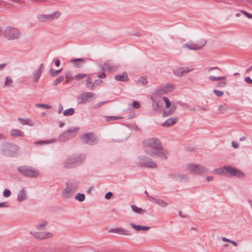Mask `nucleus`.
Returning <instances> with one entry per match:
<instances>
[{"label":"nucleus","instance_id":"obj_25","mask_svg":"<svg viewBox=\"0 0 252 252\" xmlns=\"http://www.w3.org/2000/svg\"><path fill=\"white\" fill-rule=\"evenodd\" d=\"M26 193L25 190L21 189L19 191L18 194V199L19 201H22L26 199Z\"/></svg>","mask_w":252,"mask_h":252},{"label":"nucleus","instance_id":"obj_30","mask_svg":"<svg viewBox=\"0 0 252 252\" xmlns=\"http://www.w3.org/2000/svg\"><path fill=\"white\" fill-rule=\"evenodd\" d=\"M152 199H153V200L155 201L156 203L158 204V205L162 207H165L167 205V203L162 200L157 199L155 198H152Z\"/></svg>","mask_w":252,"mask_h":252},{"label":"nucleus","instance_id":"obj_11","mask_svg":"<svg viewBox=\"0 0 252 252\" xmlns=\"http://www.w3.org/2000/svg\"><path fill=\"white\" fill-rule=\"evenodd\" d=\"M210 81H219L220 80L218 83L216 84V86L219 88H223L227 85V82L225 80L226 76H215L213 75H210L208 77Z\"/></svg>","mask_w":252,"mask_h":252},{"label":"nucleus","instance_id":"obj_33","mask_svg":"<svg viewBox=\"0 0 252 252\" xmlns=\"http://www.w3.org/2000/svg\"><path fill=\"white\" fill-rule=\"evenodd\" d=\"M227 107L225 105H222L219 106L218 111L220 114L225 113L227 110Z\"/></svg>","mask_w":252,"mask_h":252},{"label":"nucleus","instance_id":"obj_63","mask_svg":"<svg viewBox=\"0 0 252 252\" xmlns=\"http://www.w3.org/2000/svg\"><path fill=\"white\" fill-rule=\"evenodd\" d=\"M251 69H252V65L250 68H249L248 69L247 71H251Z\"/></svg>","mask_w":252,"mask_h":252},{"label":"nucleus","instance_id":"obj_34","mask_svg":"<svg viewBox=\"0 0 252 252\" xmlns=\"http://www.w3.org/2000/svg\"><path fill=\"white\" fill-rule=\"evenodd\" d=\"M65 165L67 167H72L74 166V159H68L65 161Z\"/></svg>","mask_w":252,"mask_h":252},{"label":"nucleus","instance_id":"obj_39","mask_svg":"<svg viewBox=\"0 0 252 252\" xmlns=\"http://www.w3.org/2000/svg\"><path fill=\"white\" fill-rule=\"evenodd\" d=\"M64 80V77L63 76H61L56 79L53 82L54 85H57L59 83H61Z\"/></svg>","mask_w":252,"mask_h":252},{"label":"nucleus","instance_id":"obj_26","mask_svg":"<svg viewBox=\"0 0 252 252\" xmlns=\"http://www.w3.org/2000/svg\"><path fill=\"white\" fill-rule=\"evenodd\" d=\"M71 62L76 66L79 67L80 64H83L85 63V61L83 59H77L71 60Z\"/></svg>","mask_w":252,"mask_h":252},{"label":"nucleus","instance_id":"obj_37","mask_svg":"<svg viewBox=\"0 0 252 252\" xmlns=\"http://www.w3.org/2000/svg\"><path fill=\"white\" fill-rule=\"evenodd\" d=\"M221 240L223 242H228L231 244H232L234 246L236 247L237 246V243L236 242L230 240L226 237H222L221 238Z\"/></svg>","mask_w":252,"mask_h":252},{"label":"nucleus","instance_id":"obj_5","mask_svg":"<svg viewBox=\"0 0 252 252\" xmlns=\"http://www.w3.org/2000/svg\"><path fill=\"white\" fill-rule=\"evenodd\" d=\"M76 189V185L72 182H68L66 184V187L64 189L63 192V196L66 198H68L71 196Z\"/></svg>","mask_w":252,"mask_h":252},{"label":"nucleus","instance_id":"obj_22","mask_svg":"<svg viewBox=\"0 0 252 252\" xmlns=\"http://www.w3.org/2000/svg\"><path fill=\"white\" fill-rule=\"evenodd\" d=\"M130 226L131 227H132L133 229L137 231H140V230H148L149 229L150 227L148 226H143L139 225H136L133 223H130Z\"/></svg>","mask_w":252,"mask_h":252},{"label":"nucleus","instance_id":"obj_29","mask_svg":"<svg viewBox=\"0 0 252 252\" xmlns=\"http://www.w3.org/2000/svg\"><path fill=\"white\" fill-rule=\"evenodd\" d=\"M74 76L72 75V74L70 71H67L65 73V82L66 83H69L74 80Z\"/></svg>","mask_w":252,"mask_h":252},{"label":"nucleus","instance_id":"obj_47","mask_svg":"<svg viewBox=\"0 0 252 252\" xmlns=\"http://www.w3.org/2000/svg\"><path fill=\"white\" fill-rule=\"evenodd\" d=\"M55 141L54 140H47L45 141H41L38 142V144H50Z\"/></svg>","mask_w":252,"mask_h":252},{"label":"nucleus","instance_id":"obj_15","mask_svg":"<svg viewBox=\"0 0 252 252\" xmlns=\"http://www.w3.org/2000/svg\"><path fill=\"white\" fill-rule=\"evenodd\" d=\"M192 69L189 67H180L175 69L174 70V73L175 75L180 77L186 75Z\"/></svg>","mask_w":252,"mask_h":252},{"label":"nucleus","instance_id":"obj_23","mask_svg":"<svg viewBox=\"0 0 252 252\" xmlns=\"http://www.w3.org/2000/svg\"><path fill=\"white\" fill-rule=\"evenodd\" d=\"M11 135L12 136H24V134L23 131L19 129H13L11 131Z\"/></svg>","mask_w":252,"mask_h":252},{"label":"nucleus","instance_id":"obj_31","mask_svg":"<svg viewBox=\"0 0 252 252\" xmlns=\"http://www.w3.org/2000/svg\"><path fill=\"white\" fill-rule=\"evenodd\" d=\"M86 77H87V74L85 73H79L78 74L74 76L73 78L74 80L79 81L81 79H84Z\"/></svg>","mask_w":252,"mask_h":252},{"label":"nucleus","instance_id":"obj_51","mask_svg":"<svg viewBox=\"0 0 252 252\" xmlns=\"http://www.w3.org/2000/svg\"><path fill=\"white\" fill-rule=\"evenodd\" d=\"M132 106L135 108H139L140 106V103L138 101H134Z\"/></svg>","mask_w":252,"mask_h":252},{"label":"nucleus","instance_id":"obj_61","mask_svg":"<svg viewBox=\"0 0 252 252\" xmlns=\"http://www.w3.org/2000/svg\"><path fill=\"white\" fill-rule=\"evenodd\" d=\"M10 149L11 150H17V147L15 146V145H12V146H10Z\"/></svg>","mask_w":252,"mask_h":252},{"label":"nucleus","instance_id":"obj_44","mask_svg":"<svg viewBox=\"0 0 252 252\" xmlns=\"http://www.w3.org/2000/svg\"><path fill=\"white\" fill-rule=\"evenodd\" d=\"M11 192L9 189H5L3 192V195L5 197H8L11 195Z\"/></svg>","mask_w":252,"mask_h":252},{"label":"nucleus","instance_id":"obj_41","mask_svg":"<svg viewBox=\"0 0 252 252\" xmlns=\"http://www.w3.org/2000/svg\"><path fill=\"white\" fill-rule=\"evenodd\" d=\"M213 92L217 96H221L223 95L224 94L223 92L217 90H214Z\"/></svg>","mask_w":252,"mask_h":252},{"label":"nucleus","instance_id":"obj_55","mask_svg":"<svg viewBox=\"0 0 252 252\" xmlns=\"http://www.w3.org/2000/svg\"><path fill=\"white\" fill-rule=\"evenodd\" d=\"M245 81L248 84H252V79L249 77H247L245 78Z\"/></svg>","mask_w":252,"mask_h":252},{"label":"nucleus","instance_id":"obj_1","mask_svg":"<svg viewBox=\"0 0 252 252\" xmlns=\"http://www.w3.org/2000/svg\"><path fill=\"white\" fill-rule=\"evenodd\" d=\"M144 153L146 155L139 157L137 162L150 168H156L157 164L149 157L158 158H167L168 154L163 149L162 144L157 138H151L145 139L143 142Z\"/></svg>","mask_w":252,"mask_h":252},{"label":"nucleus","instance_id":"obj_9","mask_svg":"<svg viewBox=\"0 0 252 252\" xmlns=\"http://www.w3.org/2000/svg\"><path fill=\"white\" fill-rule=\"evenodd\" d=\"M94 94L90 92L84 93L81 94L77 98L78 103L85 104L90 102L94 96Z\"/></svg>","mask_w":252,"mask_h":252},{"label":"nucleus","instance_id":"obj_8","mask_svg":"<svg viewBox=\"0 0 252 252\" xmlns=\"http://www.w3.org/2000/svg\"><path fill=\"white\" fill-rule=\"evenodd\" d=\"M30 234L38 239H44L50 238L53 236V234L49 231H31Z\"/></svg>","mask_w":252,"mask_h":252},{"label":"nucleus","instance_id":"obj_24","mask_svg":"<svg viewBox=\"0 0 252 252\" xmlns=\"http://www.w3.org/2000/svg\"><path fill=\"white\" fill-rule=\"evenodd\" d=\"M13 80L10 77H6L4 79V87H11L12 86Z\"/></svg>","mask_w":252,"mask_h":252},{"label":"nucleus","instance_id":"obj_3","mask_svg":"<svg viewBox=\"0 0 252 252\" xmlns=\"http://www.w3.org/2000/svg\"><path fill=\"white\" fill-rule=\"evenodd\" d=\"M18 170L27 177H35L39 175V172L37 169L27 166H21L18 168Z\"/></svg>","mask_w":252,"mask_h":252},{"label":"nucleus","instance_id":"obj_42","mask_svg":"<svg viewBox=\"0 0 252 252\" xmlns=\"http://www.w3.org/2000/svg\"><path fill=\"white\" fill-rule=\"evenodd\" d=\"M163 99L165 103L166 107L167 108H169L171 106V103H170V102L169 100L168 99V98L166 97H163Z\"/></svg>","mask_w":252,"mask_h":252},{"label":"nucleus","instance_id":"obj_40","mask_svg":"<svg viewBox=\"0 0 252 252\" xmlns=\"http://www.w3.org/2000/svg\"><path fill=\"white\" fill-rule=\"evenodd\" d=\"M62 70V69H60L56 71H54L53 69H51L50 70V73L52 76H55L60 74Z\"/></svg>","mask_w":252,"mask_h":252},{"label":"nucleus","instance_id":"obj_60","mask_svg":"<svg viewBox=\"0 0 252 252\" xmlns=\"http://www.w3.org/2000/svg\"><path fill=\"white\" fill-rule=\"evenodd\" d=\"M5 66V63L0 64V70H2Z\"/></svg>","mask_w":252,"mask_h":252},{"label":"nucleus","instance_id":"obj_16","mask_svg":"<svg viewBox=\"0 0 252 252\" xmlns=\"http://www.w3.org/2000/svg\"><path fill=\"white\" fill-rule=\"evenodd\" d=\"M78 130L77 128H71L64 132L61 136H64L67 138L73 137L77 133Z\"/></svg>","mask_w":252,"mask_h":252},{"label":"nucleus","instance_id":"obj_46","mask_svg":"<svg viewBox=\"0 0 252 252\" xmlns=\"http://www.w3.org/2000/svg\"><path fill=\"white\" fill-rule=\"evenodd\" d=\"M121 118V117H114V116L108 117L106 118V121H114V120L120 119Z\"/></svg>","mask_w":252,"mask_h":252},{"label":"nucleus","instance_id":"obj_4","mask_svg":"<svg viewBox=\"0 0 252 252\" xmlns=\"http://www.w3.org/2000/svg\"><path fill=\"white\" fill-rule=\"evenodd\" d=\"M4 37L8 40H14L20 37V33L18 30L12 27H7L4 32Z\"/></svg>","mask_w":252,"mask_h":252},{"label":"nucleus","instance_id":"obj_27","mask_svg":"<svg viewBox=\"0 0 252 252\" xmlns=\"http://www.w3.org/2000/svg\"><path fill=\"white\" fill-rule=\"evenodd\" d=\"M175 109L176 107L174 105L172 106L170 109L165 110L163 111V116L164 117H167L172 114L174 112Z\"/></svg>","mask_w":252,"mask_h":252},{"label":"nucleus","instance_id":"obj_38","mask_svg":"<svg viewBox=\"0 0 252 252\" xmlns=\"http://www.w3.org/2000/svg\"><path fill=\"white\" fill-rule=\"evenodd\" d=\"M221 240L223 242H228L231 244H232L234 246L236 247L237 246V243L236 242L230 240L226 237H222L221 238Z\"/></svg>","mask_w":252,"mask_h":252},{"label":"nucleus","instance_id":"obj_64","mask_svg":"<svg viewBox=\"0 0 252 252\" xmlns=\"http://www.w3.org/2000/svg\"><path fill=\"white\" fill-rule=\"evenodd\" d=\"M224 246L225 247H227L228 246V245L227 244H225V245H224Z\"/></svg>","mask_w":252,"mask_h":252},{"label":"nucleus","instance_id":"obj_32","mask_svg":"<svg viewBox=\"0 0 252 252\" xmlns=\"http://www.w3.org/2000/svg\"><path fill=\"white\" fill-rule=\"evenodd\" d=\"M75 199L80 202H82L85 200V196L83 193H77L75 196Z\"/></svg>","mask_w":252,"mask_h":252},{"label":"nucleus","instance_id":"obj_20","mask_svg":"<svg viewBox=\"0 0 252 252\" xmlns=\"http://www.w3.org/2000/svg\"><path fill=\"white\" fill-rule=\"evenodd\" d=\"M19 122L23 125H28L33 126L34 124L33 121L29 118H18Z\"/></svg>","mask_w":252,"mask_h":252},{"label":"nucleus","instance_id":"obj_49","mask_svg":"<svg viewBox=\"0 0 252 252\" xmlns=\"http://www.w3.org/2000/svg\"><path fill=\"white\" fill-rule=\"evenodd\" d=\"M231 144L232 146L235 149H237L239 147V144L236 141H232Z\"/></svg>","mask_w":252,"mask_h":252},{"label":"nucleus","instance_id":"obj_36","mask_svg":"<svg viewBox=\"0 0 252 252\" xmlns=\"http://www.w3.org/2000/svg\"><path fill=\"white\" fill-rule=\"evenodd\" d=\"M131 208L134 212L138 214H141L144 212V211H143L142 209L137 207L134 205L131 206Z\"/></svg>","mask_w":252,"mask_h":252},{"label":"nucleus","instance_id":"obj_17","mask_svg":"<svg viewBox=\"0 0 252 252\" xmlns=\"http://www.w3.org/2000/svg\"><path fill=\"white\" fill-rule=\"evenodd\" d=\"M112 232L122 235L129 236L131 233L129 231L121 228H117L112 230Z\"/></svg>","mask_w":252,"mask_h":252},{"label":"nucleus","instance_id":"obj_58","mask_svg":"<svg viewBox=\"0 0 252 252\" xmlns=\"http://www.w3.org/2000/svg\"><path fill=\"white\" fill-rule=\"evenodd\" d=\"M206 180L208 182H211L213 180V177L212 176H208L206 177Z\"/></svg>","mask_w":252,"mask_h":252},{"label":"nucleus","instance_id":"obj_35","mask_svg":"<svg viewBox=\"0 0 252 252\" xmlns=\"http://www.w3.org/2000/svg\"><path fill=\"white\" fill-rule=\"evenodd\" d=\"M74 113V109L73 108H69L63 111V114L64 116L72 115Z\"/></svg>","mask_w":252,"mask_h":252},{"label":"nucleus","instance_id":"obj_14","mask_svg":"<svg viewBox=\"0 0 252 252\" xmlns=\"http://www.w3.org/2000/svg\"><path fill=\"white\" fill-rule=\"evenodd\" d=\"M43 69V64H41L39 68L34 71L32 77V81L33 82L35 83L38 81L42 73Z\"/></svg>","mask_w":252,"mask_h":252},{"label":"nucleus","instance_id":"obj_28","mask_svg":"<svg viewBox=\"0 0 252 252\" xmlns=\"http://www.w3.org/2000/svg\"><path fill=\"white\" fill-rule=\"evenodd\" d=\"M47 226V223L45 221L41 222L36 225V231H41L43 230Z\"/></svg>","mask_w":252,"mask_h":252},{"label":"nucleus","instance_id":"obj_62","mask_svg":"<svg viewBox=\"0 0 252 252\" xmlns=\"http://www.w3.org/2000/svg\"><path fill=\"white\" fill-rule=\"evenodd\" d=\"M87 84H91V81L90 79H88L87 80Z\"/></svg>","mask_w":252,"mask_h":252},{"label":"nucleus","instance_id":"obj_43","mask_svg":"<svg viewBox=\"0 0 252 252\" xmlns=\"http://www.w3.org/2000/svg\"><path fill=\"white\" fill-rule=\"evenodd\" d=\"M36 106L38 107H42L45 109H51L52 108V106L49 105L47 104H36Z\"/></svg>","mask_w":252,"mask_h":252},{"label":"nucleus","instance_id":"obj_57","mask_svg":"<svg viewBox=\"0 0 252 252\" xmlns=\"http://www.w3.org/2000/svg\"><path fill=\"white\" fill-rule=\"evenodd\" d=\"M98 77L100 78H104L106 77V74L104 73L99 74Z\"/></svg>","mask_w":252,"mask_h":252},{"label":"nucleus","instance_id":"obj_2","mask_svg":"<svg viewBox=\"0 0 252 252\" xmlns=\"http://www.w3.org/2000/svg\"><path fill=\"white\" fill-rule=\"evenodd\" d=\"M214 173L219 175H225L226 176H235L239 178L245 177L244 173L238 169L229 166H224L222 168L216 169Z\"/></svg>","mask_w":252,"mask_h":252},{"label":"nucleus","instance_id":"obj_6","mask_svg":"<svg viewBox=\"0 0 252 252\" xmlns=\"http://www.w3.org/2000/svg\"><path fill=\"white\" fill-rule=\"evenodd\" d=\"M206 44V41L204 40L197 41L195 43L189 42L183 45L184 48H187L189 50H200Z\"/></svg>","mask_w":252,"mask_h":252},{"label":"nucleus","instance_id":"obj_7","mask_svg":"<svg viewBox=\"0 0 252 252\" xmlns=\"http://www.w3.org/2000/svg\"><path fill=\"white\" fill-rule=\"evenodd\" d=\"M186 167L189 172L195 174H201L205 171L203 167L193 163L188 164Z\"/></svg>","mask_w":252,"mask_h":252},{"label":"nucleus","instance_id":"obj_59","mask_svg":"<svg viewBox=\"0 0 252 252\" xmlns=\"http://www.w3.org/2000/svg\"><path fill=\"white\" fill-rule=\"evenodd\" d=\"M63 106L61 105V104H60L59 105V110H58V113H61L62 112V111H63Z\"/></svg>","mask_w":252,"mask_h":252},{"label":"nucleus","instance_id":"obj_53","mask_svg":"<svg viewBox=\"0 0 252 252\" xmlns=\"http://www.w3.org/2000/svg\"><path fill=\"white\" fill-rule=\"evenodd\" d=\"M213 70H220V69L217 67H211L207 68V71L208 72H210Z\"/></svg>","mask_w":252,"mask_h":252},{"label":"nucleus","instance_id":"obj_18","mask_svg":"<svg viewBox=\"0 0 252 252\" xmlns=\"http://www.w3.org/2000/svg\"><path fill=\"white\" fill-rule=\"evenodd\" d=\"M102 68L104 71L113 72L116 70V67L115 66L112 65L109 62H106L104 63Z\"/></svg>","mask_w":252,"mask_h":252},{"label":"nucleus","instance_id":"obj_45","mask_svg":"<svg viewBox=\"0 0 252 252\" xmlns=\"http://www.w3.org/2000/svg\"><path fill=\"white\" fill-rule=\"evenodd\" d=\"M137 83L144 85L146 84V80L144 77H141L137 81Z\"/></svg>","mask_w":252,"mask_h":252},{"label":"nucleus","instance_id":"obj_50","mask_svg":"<svg viewBox=\"0 0 252 252\" xmlns=\"http://www.w3.org/2000/svg\"><path fill=\"white\" fill-rule=\"evenodd\" d=\"M178 178L180 181H184L187 180L188 177L185 175H181L178 176Z\"/></svg>","mask_w":252,"mask_h":252},{"label":"nucleus","instance_id":"obj_48","mask_svg":"<svg viewBox=\"0 0 252 252\" xmlns=\"http://www.w3.org/2000/svg\"><path fill=\"white\" fill-rule=\"evenodd\" d=\"M9 207V204L8 202H2L0 203V208H8Z\"/></svg>","mask_w":252,"mask_h":252},{"label":"nucleus","instance_id":"obj_10","mask_svg":"<svg viewBox=\"0 0 252 252\" xmlns=\"http://www.w3.org/2000/svg\"><path fill=\"white\" fill-rule=\"evenodd\" d=\"M61 15L59 11H56L52 14L49 15H40L38 16V19L41 22H44L48 20H53L58 18Z\"/></svg>","mask_w":252,"mask_h":252},{"label":"nucleus","instance_id":"obj_13","mask_svg":"<svg viewBox=\"0 0 252 252\" xmlns=\"http://www.w3.org/2000/svg\"><path fill=\"white\" fill-rule=\"evenodd\" d=\"M82 140L85 143L92 144L96 141L94 135L93 133H86L82 135Z\"/></svg>","mask_w":252,"mask_h":252},{"label":"nucleus","instance_id":"obj_54","mask_svg":"<svg viewBox=\"0 0 252 252\" xmlns=\"http://www.w3.org/2000/svg\"><path fill=\"white\" fill-rule=\"evenodd\" d=\"M112 196V193L111 192H107L105 196V198L107 199H110Z\"/></svg>","mask_w":252,"mask_h":252},{"label":"nucleus","instance_id":"obj_19","mask_svg":"<svg viewBox=\"0 0 252 252\" xmlns=\"http://www.w3.org/2000/svg\"><path fill=\"white\" fill-rule=\"evenodd\" d=\"M178 118L177 117H172L167 120L164 123H162L161 126H170L175 124L177 121Z\"/></svg>","mask_w":252,"mask_h":252},{"label":"nucleus","instance_id":"obj_12","mask_svg":"<svg viewBox=\"0 0 252 252\" xmlns=\"http://www.w3.org/2000/svg\"><path fill=\"white\" fill-rule=\"evenodd\" d=\"M174 89V87L173 85L167 84L163 86L160 87L157 90V93L159 94H163L171 92Z\"/></svg>","mask_w":252,"mask_h":252},{"label":"nucleus","instance_id":"obj_21","mask_svg":"<svg viewBox=\"0 0 252 252\" xmlns=\"http://www.w3.org/2000/svg\"><path fill=\"white\" fill-rule=\"evenodd\" d=\"M115 79L117 81L123 82H126L128 80V76L126 72H123L122 74L115 76Z\"/></svg>","mask_w":252,"mask_h":252},{"label":"nucleus","instance_id":"obj_52","mask_svg":"<svg viewBox=\"0 0 252 252\" xmlns=\"http://www.w3.org/2000/svg\"><path fill=\"white\" fill-rule=\"evenodd\" d=\"M241 12L244 14L248 18L251 19L252 18V14H251L246 11H242Z\"/></svg>","mask_w":252,"mask_h":252},{"label":"nucleus","instance_id":"obj_56","mask_svg":"<svg viewBox=\"0 0 252 252\" xmlns=\"http://www.w3.org/2000/svg\"><path fill=\"white\" fill-rule=\"evenodd\" d=\"M55 64L56 66H59L60 64V61L59 60L57 59L55 61Z\"/></svg>","mask_w":252,"mask_h":252}]
</instances>
